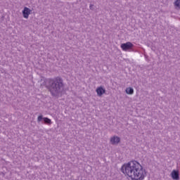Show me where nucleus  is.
Listing matches in <instances>:
<instances>
[{
	"mask_svg": "<svg viewBox=\"0 0 180 180\" xmlns=\"http://www.w3.org/2000/svg\"><path fill=\"white\" fill-rule=\"evenodd\" d=\"M120 171L125 176H129L131 180H143L147 174L146 169H143V166L136 160H131L124 163Z\"/></svg>",
	"mask_w": 180,
	"mask_h": 180,
	"instance_id": "f257e3e1",
	"label": "nucleus"
},
{
	"mask_svg": "<svg viewBox=\"0 0 180 180\" xmlns=\"http://www.w3.org/2000/svg\"><path fill=\"white\" fill-rule=\"evenodd\" d=\"M45 86L49 92H50L51 96L58 98L63 94L65 84H64V80L61 77H56L46 79Z\"/></svg>",
	"mask_w": 180,
	"mask_h": 180,
	"instance_id": "f03ea898",
	"label": "nucleus"
},
{
	"mask_svg": "<svg viewBox=\"0 0 180 180\" xmlns=\"http://www.w3.org/2000/svg\"><path fill=\"white\" fill-rule=\"evenodd\" d=\"M120 47L123 51H134V44L130 41L122 44Z\"/></svg>",
	"mask_w": 180,
	"mask_h": 180,
	"instance_id": "7ed1b4c3",
	"label": "nucleus"
},
{
	"mask_svg": "<svg viewBox=\"0 0 180 180\" xmlns=\"http://www.w3.org/2000/svg\"><path fill=\"white\" fill-rule=\"evenodd\" d=\"M37 122L38 123L42 122L44 124H48V126H51V124H53L51 119L47 117H43V115H40L39 116H38Z\"/></svg>",
	"mask_w": 180,
	"mask_h": 180,
	"instance_id": "20e7f679",
	"label": "nucleus"
},
{
	"mask_svg": "<svg viewBox=\"0 0 180 180\" xmlns=\"http://www.w3.org/2000/svg\"><path fill=\"white\" fill-rule=\"evenodd\" d=\"M32 13V10L27 7H25L22 10V16L25 19H29V15Z\"/></svg>",
	"mask_w": 180,
	"mask_h": 180,
	"instance_id": "39448f33",
	"label": "nucleus"
},
{
	"mask_svg": "<svg viewBox=\"0 0 180 180\" xmlns=\"http://www.w3.org/2000/svg\"><path fill=\"white\" fill-rule=\"evenodd\" d=\"M110 141L112 146H117L120 143V137L114 136L110 138Z\"/></svg>",
	"mask_w": 180,
	"mask_h": 180,
	"instance_id": "423d86ee",
	"label": "nucleus"
},
{
	"mask_svg": "<svg viewBox=\"0 0 180 180\" xmlns=\"http://www.w3.org/2000/svg\"><path fill=\"white\" fill-rule=\"evenodd\" d=\"M96 92L98 95V96H102L103 94H106V89L103 88V86H101L96 88Z\"/></svg>",
	"mask_w": 180,
	"mask_h": 180,
	"instance_id": "0eeeda50",
	"label": "nucleus"
},
{
	"mask_svg": "<svg viewBox=\"0 0 180 180\" xmlns=\"http://www.w3.org/2000/svg\"><path fill=\"white\" fill-rule=\"evenodd\" d=\"M171 176L174 180H179V171L176 169L172 170Z\"/></svg>",
	"mask_w": 180,
	"mask_h": 180,
	"instance_id": "6e6552de",
	"label": "nucleus"
},
{
	"mask_svg": "<svg viewBox=\"0 0 180 180\" xmlns=\"http://www.w3.org/2000/svg\"><path fill=\"white\" fill-rule=\"evenodd\" d=\"M125 91L127 95H133V94H134V89H133L131 87L127 88Z\"/></svg>",
	"mask_w": 180,
	"mask_h": 180,
	"instance_id": "1a4fd4ad",
	"label": "nucleus"
},
{
	"mask_svg": "<svg viewBox=\"0 0 180 180\" xmlns=\"http://www.w3.org/2000/svg\"><path fill=\"white\" fill-rule=\"evenodd\" d=\"M174 5L176 8H179V9H180V0H176Z\"/></svg>",
	"mask_w": 180,
	"mask_h": 180,
	"instance_id": "9d476101",
	"label": "nucleus"
},
{
	"mask_svg": "<svg viewBox=\"0 0 180 180\" xmlns=\"http://www.w3.org/2000/svg\"><path fill=\"white\" fill-rule=\"evenodd\" d=\"M89 8L91 11H94V4H90Z\"/></svg>",
	"mask_w": 180,
	"mask_h": 180,
	"instance_id": "9b49d317",
	"label": "nucleus"
}]
</instances>
